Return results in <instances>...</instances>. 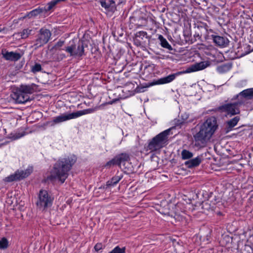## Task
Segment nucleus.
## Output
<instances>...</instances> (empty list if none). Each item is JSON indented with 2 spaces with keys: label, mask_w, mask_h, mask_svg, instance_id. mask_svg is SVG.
<instances>
[{
  "label": "nucleus",
  "mask_w": 253,
  "mask_h": 253,
  "mask_svg": "<svg viewBox=\"0 0 253 253\" xmlns=\"http://www.w3.org/2000/svg\"><path fill=\"white\" fill-rule=\"evenodd\" d=\"M158 39L160 41L161 45L165 48H167L169 50H172V46L169 43L167 40L161 35H160L158 37Z\"/></svg>",
  "instance_id": "b1692460"
},
{
  "label": "nucleus",
  "mask_w": 253,
  "mask_h": 253,
  "mask_svg": "<svg viewBox=\"0 0 253 253\" xmlns=\"http://www.w3.org/2000/svg\"><path fill=\"white\" fill-rule=\"evenodd\" d=\"M101 5L108 11H112L115 7V2L113 0L106 2L105 0H100Z\"/></svg>",
  "instance_id": "aec40b11"
},
{
  "label": "nucleus",
  "mask_w": 253,
  "mask_h": 253,
  "mask_svg": "<svg viewBox=\"0 0 253 253\" xmlns=\"http://www.w3.org/2000/svg\"><path fill=\"white\" fill-rule=\"evenodd\" d=\"M116 165L121 166V164L129 160V155L126 153H122L115 158Z\"/></svg>",
  "instance_id": "a211bd4d"
},
{
  "label": "nucleus",
  "mask_w": 253,
  "mask_h": 253,
  "mask_svg": "<svg viewBox=\"0 0 253 253\" xmlns=\"http://www.w3.org/2000/svg\"><path fill=\"white\" fill-rule=\"evenodd\" d=\"M1 54L3 58L6 60H9L12 61H16L18 60L21 57L19 53L14 52L13 51H8L6 49H2L1 50Z\"/></svg>",
  "instance_id": "9b49d317"
},
{
  "label": "nucleus",
  "mask_w": 253,
  "mask_h": 253,
  "mask_svg": "<svg viewBox=\"0 0 253 253\" xmlns=\"http://www.w3.org/2000/svg\"><path fill=\"white\" fill-rule=\"evenodd\" d=\"M2 29L0 28V32H1L2 31Z\"/></svg>",
  "instance_id": "e433bc0d"
},
{
  "label": "nucleus",
  "mask_w": 253,
  "mask_h": 253,
  "mask_svg": "<svg viewBox=\"0 0 253 253\" xmlns=\"http://www.w3.org/2000/svg\"><path fill=\"white\" fill-rule=\"evenodd\" d=\"M193 156V153L187 150L184 149L181 152V157L182 159L183 160L190 159Z\"/></svg>",
  "instance_id": "393cba45"
},
{
  "label": "nucleus",
  "mask_w": 253,
  "mask_h": 253,
  "mask_svg": "<svg viewBox=\"0 0 253 253\" xmlns=\"http://www.w3.org/2000/svg\"><path fill=\"white\" fill-rule=\"evenodd\" d=\"M50 31L45 28H41L36 36L34 46L36 48L41 47L48 42L50 39Z\"/></svg>",
  "instance_id": "423d86ee"
},
{
  "label": "nucleus",
  "mask_w": 253,
  "mask_h": 253,
  "mask_svg": "<svg viewBox=\"0 0 253 253\" xmlns=\"http://www.w3.org/2000/svg\"><path fill=\"white\" fill-rule=\"evenodd\" d=\"M48 6V3L47 4V5L44 7V8H36L30 12H29L25 17H27L29 18L35 17L37 16L38 15L40 14L41 13L43 12H47L48 10H46L47 7Z\"/></svg>",
  "instance_id": "dca6fc26"
},
{
  "label": "nucleus",
  "mask_w": 253,
  "mask_h": 253,
  "mask_svg": "<svg viewBox=\"0 0 253 253\" xmlns=\"http://www.w3.org/2000/svg\"><path fill=\"white\" fill-rule=\"evenodd\" d=\"M242 253H253L252 248L249 245H246L244 250L242 251Z\"/></svg>",
  "instance_id": "2f4dec72"
},
{
  "label": "nucleus",
  "mask_w": 253,
  "mask_h": 253,
  "mask_svg": "<svg viewBox=\"0 0 253 253\" xmlns=\"http://www.w3.org/2000/svg\"><path fill=\"white\" fill-rule=\"evenodd\" d=\"M76 161L77 157L74 155L59 159L54 165L51 177L58 179L61 183H63Z\"/></svg>",
  "instance_id": "f257e3e1"
},
{
  "label": "nucleus",
  "mask_w": 253,
  "mask_h": 253,
  "mask_svg": "<svg viewBox=\"0 0 253 253\" xmlns=\"http://www.w3.org/2000/svg\"><path fill=\"white\" fill-rule=\"evenodd\" d=\"M176 77V74H170L167 77H165L162 78H160L157 81H155L152 84H168L173 81Z\"/></svg>",
  "instance_id": "2eb2a0df"
},
{
  "label": "nucleus",
  "mask_w": 253,
  "mask_h": 253,
  "mask_svg": "<svg viewBox=\"0 0 253 253\" xmlns=\"http://www.w3.org/2000/svg\"><path fill=\"white\" fill-rule=\"evenodd\" d=\"M147 35V33L144 31H139L136 33L135 36L137 37L141 38L143 39V37Z\"/></svg>",
  "instance_id": "473e14b6"
},
{
  "label": "nucleus",
  "mask_w": 253,
  "mask_h": 253,
  "mask_svg": "<svg viewBox=\"0 0 253 253\" xmlns=\"http://www.w3.org/2000/svg\"><path fill=\"white\" fill-rule=\"evenodd\" d=\"M64 44V41L60 40L55 44L52 49L54 50L60 49V48Z\"/></svg>",
  "instance_id": "7c9ffc66"
},
{
  "label": "nucleus",
  "mask_w": 253,
  "mask_h": 253,
  "mask_svg": "<svg viewBox=\"0 0 253 253\" xmlns=\"http://www.w3.org/2000/svg\"><path fill=\"white\" fill-rule=\"evenodd\" d=\"M61 59H62L63 58L65 57V55L64 54H61Z\"/></svg>",
  "instance_id": "c9c22d12"
},
{
  "label": "nucleus",
  "mask_w": 253,
  "mask_h": 253,
  "mask_svg": "<svg viewBox=\"0 0 253 253\" xmlns=\"http://www.w3.org/2000/svg\"><path fill=\"white\" fill-rule=\"evenodd\" d=\"M123 178V175H116L113 176L111 180L108 181L106 183V185L109 186H114L118 183L120 180Z\"/></svg>",
  "instance_id": "5701e85b"
},
{
  "label": "nucleus",
  "mask_w": 253,
  "mask_h": 253,
  "mask_svg": "<svg viewBox=\"0 0 253 253\" xmlns=\"http://www.w3.org/2000/svg\"><path fill=\"white\" fill-rule=\"evenodd\" d=\"M64 50L70 54L71 56H82L84 53V46L82 42L79 41L75 42L72 41L69 46H66Z\"/></svg>",
  "instance_id": "0eeeda50"
},
{
  "label": "nucleus",
  "mask_w": 253,
  "mask_h": 253,
  "mask_svg": "<svg viewBox=\"0 0 253 253\" xmlns=\"http://www.w3.org/2000/svg\"><path fill=\"white\" fill-rule=\"evenodd\" d=\"M239 95L242 96L245 98L252 99L253 98V88L245 89L241 91Z\"/></svg>",
  "instance_id": "4be33fe9"
},
{
  "label": "nucleus",
  "mask_w": 253,
  "mask_h": 253,
  "mask_svg": "<svg viewBox=\"0 0 253 253\" xmlns=\"http://www.w3.org/2000/svg\"><path fill=\"white\" fill-rule=\"evenodd\" d=\"M103 248V245L101 243H97L94 246V249L96 251H99Z\"/></svg>",
  "instance_id": "72a5a7b5"
},
{
  "label": "nucleus",
  "mask_w": 253,
  "mask_h": 253,
  "mask_svg": "<svg viewBox=\"0 0 253 253\" xmlns=\"http://www.w3.org/2000/svg\"><path fill=\"white\" fill-rule=\"evenodd\" d=\"M8 242L5 238H2L0 240V249H5L8 247Z\"/></svg>",
  "instance_id": "cd10ccee"
},
{
  "label": "nucleus",
  "mask_w": 253,
  "mask_h": 253,
  "mask_svg": "<svg viewBox=\"0 0 253 253\" xmlns=\"http://www.w3.org/2000/svg\"><path fill=\"white\" fill-rule=\"evenodd\" d=\"M32 168H28L25 170H17L14 174L6 177L4 181L10 182L14 181H17L28 177L32 172Z\"/></svg>",
  "instance_id": "1a4fd4ad"
},
{
  "label": "nucleus",
  "mask_w": 253,
  "mask_h": 253,
  "mask_svg": "<svg viewBox=\"0 0 253 253\" xmlns=\"http://www.w3.org/2000/svg\"><path fill=\"white\" fill-rule=\"evenodd\" d=\"M208 64L204 62L196 63L186 69V73L195 72L203 70L208 66Z\"/></svg>",
  "instance_id": "4468645a"
},
{
  "label": "nucleus",
  "mask_w": 253,
  "mask_h": 253,
  "mask_svg": "<svg viewBox=\"0 0 253 253\" xmlns=\"http://www.w3.org/2000/svg\"><path fill=\"white\" fill-rule=\"evenodd\" d=\"M42 70V66L39 63H36L34 66L32 67L31 71L36 73Z\"/></svg>",
  "instance_id": "c85d7f7f"
},
{
  "label": "nucleus",
  "mask_w": 253,
  "mask_h": 253,
  "mask_svg": "<svg viewBox=\"0 0 253 253\" xmlns=\"http://www.w3.org/2000/svg\"><path fill=\"white\" fill-rule=\"evenodd\" d=\"M173 128L172 127L165 130L153 137L149 142L147 146V150L155 152L164 147L168 141V136L169 134L170 130Z\"/></svg>",
  "instance_id": "7ed1b4c3"
},
{
  "label": "nucleus",
  "mask_w": 253,
  "mask_h": 253,
  "mask_svg": "<svg viewBox=\"0 0 253 253\" xmlns=\"http://www.w3.org/2000/svg\"><path fill=\"white\" fill-rule=\"evenodd\" d=\"M10 96L16 103L19 104H23L31 100L30 96L26 95L19 87Z\"/></svg>",
  "instance_id": "9d476101"
},
{
  "label": "nucleus",
  "mask_w": 253,
  "mask_h": 253,
  "mask_svg": "<svg viewBox=\"0 0 253 253\" xmlns=\"http://www.w3.org/2000/svg\"><path fill=\"white\" fill-rule=\"evenodd\" d=\"M211 37L214 43L219 46L225 47L229 43L228 39L225 37L215 35H211Z\"/></svg>",
  "instance_id": "f8f14e48"
},
{
  "label": "nucleus",
  "mask_w": 253,
  "mask_h": 253,
  "mask_svg": "<svg viewBox=\"0 0 253 253\" xmlns=\"http://www.w3.org/2000/svg\"><path fill=\"white\" fill-rule=\"evenodd\" d=\"M109 253H126V248L117 246Z\"/></svg>",
  "instance_id": "bb28decb"
},
{
  "label": "nucleus",
  "mask_w": 253,
  "mask_h": 253,
  "mask_svg": "<svg viewBox=\"0 0 253 253\" xmlns=\"http://www.w3.org/2000/svg\"><path fill=\"white\" fill-rule=\"evenodd\" d=\"M53 199V197L46 190H41L36 202L38 209L42 212L47 211V209L52 206Z\"/></svg>",
  "instance_id": "20e7f679"
},
{
  "label": "nucleus",
  "mask_w": 253,
  "mask_h": 253,
  "mask_svg": "<svg viewBox=\"0 0 253 253\" xmlns=\"http://www.w3.org/2000/svg\"><path fill=\"white\" fill-rule=\"evenodd\" d=\"M211 199V198H210L207 201L202 202V206L203 209L207 211L213 209L215 203H212Z\"/></svg>",
  "instance_id": "412c9836"
},
{
  "label": "nucleus",
  "mask_w": 253,
  "mask_h": 253,
  "mask_svg": "<svg viewBox=\"0 0 253 253\" xmlns=\"http://www.w3.org/2000/svg\"><path fill=\"white\" fill-rule=\"evenodd\" d=\"M230 69L229 66L227 65H222L217 67V70L219 73H223L228 71Z\"/></svg>",
  "instance_id": "c756f323"
},
{
  "label": "nucleus",
  "mask_w": 253,
  "mask_h": 253,
  "mask_svg": "<svg viewBox=\"0 0 253 253\" xmlns=\"http://www.w3.org/2000/svg\"><path fill=\"white\" fill-rule=\"evenodd\" d=\"M1 145H2V144L0 145V147Z\"/></svg>",
  "instance_id": "4c0bfd02"
},
{
  "label": "nucleus",
  "mask_w": 253,
  "mask_h": 253,
  "mask_svg": "<svg viewBox=\"0 0 253 253\" xmlns=\"http://www.w3.org/2000/svg\"><path fill=\"white\" fill-rule=\"evenodd\" d=\"M217 127L216 118L213 116L208 118L201 126L199 131L194 136L196 145H205L214 134Z\"/></svg>",
  "instance_id": "f03ea898"
},
{
  "label": "nucleus",
  "mask_w": 253,
  "mask_h": 253,
  "mask_svg": "<svg viewBox=\"0 0 253 253\" xmlns=\"http://www.w3.org/2000/svg\"><path fill=\"white\" fill-rule=\"evenodd\" d=\"M201 162V158L200 157H197L195 158L186 161L184 165L187 168L191 169L198 166Z\"/></svg>",
  "instance_id": "f3484780"
},
{
  "label": "nucleus",
  "mask_w": 253,
  "mask_h": 253,
  "mask_svg": "<svg viewBox=\"0 0 253 253\" xmlns=\"http://www.w3.org/2000/svg\"><path fill=\"white\" fill-rule=\"evenodd\" d=\"M32 31V30L29 29H25L19 34L22 39H26L31 34Z\"/></svg>",
  "instance_id": "a878e982"
},
{
  "label": "nucleus",
  "mask_w": 253,
  "mask_h": 253,
  "mask_svg": "<svg viewBox=\"0 0 253 253\" xmlns=\"http://www.w3.org/2000/svg\"><path fill=\"white\" fill-rule=\"evenodd\" d=\"M240 119V118L239 116H236L227 122L226 132H228L230 131L237 124Z\"/></svg>",
  "instance_id": "6ab92c4d"
},
{
  "label": "nucleus",
  "mask_w": 253,
  "mask_h": 253,
  "mask_svg": "<svg viewBox=\"0 0 253 253\" xmlns=\"http://www.w3.org/2000/svg\"><path fill=\"white\" fill-rule=\"evenodd\" d=\"M112 165H116L115 158L107 162L106 166H110Z\"/></svg>",
  "instance_id": "f704fd0d"
},
{
  "label": "nucleus",
  "mask_w": 253,
  "mask_h": 253,
  "mask_svg": "<svg viewBox=\"0 0 253 253\" xmlns=\"http://www.w3.org/2000/svg\"><path fill=\"white\" fill-rule=\"evenodd\" d=\"M242 103L240 101L226 103L220 106L217 108V110L222 113H226L228 114L235 115L240 113V107Z\"/></svg>",
  "instance_id": "6e6552de"
},
{
  "label": "nucleus",
  "mask_w": 253,
  "mask_h": 253,
  "mask_svg": "<svg viewBox=\"0 0 253 253\" xmlns=\"http://www.w3.org/2000/svg\"><path fill=\"white\" fill-rule=\"evenodd\" d=\"M94 111V109L89 108L73 112L70 114H63L60 116L54 117L53 118V122L55 124L60 123L67 120L77 118L85 114L92 113Z\"/></svg>",
  "instance_id": "39448f33"
},
{
  "label": "nucleus",
  "mask_w": 253,
  "mask_h": 253,
  "mask_svg": "<svg viewBox=\"0 0 253 253\" xmlns=\"http://www.w3.org/2000/svg\"><path fill=\"white\" fill-rule=\"evenodd\" d=\"M19 88L25 93L26 95L29 96L36 91L37 85L35 84H22L20 85Z\"/></svg>",
  "instance_id": "ddd939ff"
}]
</instances>
